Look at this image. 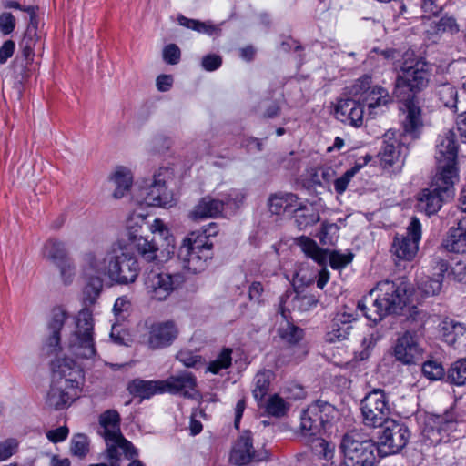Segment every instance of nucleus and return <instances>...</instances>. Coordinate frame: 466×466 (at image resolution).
I'll list each match as a JSON object with an SVG mask.
<instances>
[{
    "label": "nucleus",
    "mask_w": 466,
    "mask_h": 466,
    "mask_svg": "<svg viewBox=\"0 0 466 466\" xmlns=\"http://www.w3.org/2000/svg\"><path fill=\"white\" fill-rule=\"evenodd\" d=\"M69 314L62 308H56L52 310L51 318L48 323V329L51 333L46 340V346L50 352H54L60 345L61 334L71 326Z\"/></svg>",
    "instance_id": "26"
},
{
    "label": "nucleus",
    "mask_w": 466,
    "mask_h": 466,
    "mask_svg": "<svg viewBox=\"0 0 466 466\" xmlns=\"http://www.w3.org/2000/svg\"><path fill=\"white\" fill-rule=\"evenodd\" d=\"M129 391L142 399H149L156 394L165 393L163 380H135L129 384Z\"/></svg>",
    "instance_id": "35"
},
{
    "label": "nucleus",
    "mask_w": 466,
    "mask_h": 466,
    "mask_svg": "<svg viewBox=\"0 0 466 466\" xmlns=\"http://www.w3.org/2000/svg\"><path fill=\"white\" fill-rule=\"evenodd\" d=\"M38 41L37 29L35 26H28L20 46L22 48L23 56L26 60H32L35 55V46Z\"/></svg>",
    "instance_id": "44"
},
{
    "label": "nucleus",
    "mask_w": 466,
    "mask_h": 466,
    "mask_svg": "<svg viewBox=\"0 0 466 466\" xmlns=\"http://www.w3.org/2000/svg\"><path fill=\"white\" fill-rule=\"evenodd\" d=\"M314 405L318 410L321 430H326L329 424L339 418V411L333 405L322 401H317Z\"/></svg>",
    "instance_id": "42"
},
{
    "label": "nucleus",
    "mask_w": 466,
    "mask_h": 466,
    "mask_svg": "<svg viewBox=\"0 0 466 466\" xmlns=\"http://www.w3.org/2000/svg\"><path fill=\"white\" fill-rule=\"evenodd\" d=\"M243 197L227 198L225 199H216L210 197L203 198L189 212L188 217L193 221L215 218L223 213L226 208L236 209L242 201Z\"/></svg>",
    "instance_id": "18"
},
{
    "label": "nucleus",
    "mask_w": 466,
    "mask_h": 466,
    "mask_svg": "<svg viewBox=\"0 0 466 466\" xmlns=\"http://www.w3.org/2000/svg\"><path fill=\"white\" fill-rule=\"evenodd\" d=\"M171 185H176L174 170L170 167H161L154 173L152 182L141 189L143 201L150 207L169 208L176 205L177 198Z\"/></svg>",
    "instance_id": "7"
},
{
    "label": "nucleus",
    "mask_w": 466,
    "mask_h": 466,
    "mask_svg": "<svg viewBox=\"0 0 466 466\" xmlns=\"http://www.w3.org/2000/svg\"><path fill=\"white\" fill-rule=\"evenodd\" d=\"M422 373L431 380H437L443 377L444 369L436 360H428L422 365Z\"/></svg>",
    "instance_id": "49"
},
{
    "label": "nucleus",
    "mask_w": 466,
    "mask_h": 466,
    "mask_svg": "<svg viewBox=\"0 0 466 466\" xmlns=\"http://www.w3.org/2000/svg\"><path fill=\"white\" fill-rule=\"evenodd\" d=\"M177 359L187 368H196L201 365V357L190 351L181 350L177 353Z\"/></svg>",
    "instance_id": "53"
},
{
    "label": "nucleus",
    "mask_w": 466,
    "mask_h": 466,
    "mask_svg": "<svg viewBox=\"0 0 466 466\" xmlns=\"http://www.w3.org/2000/svg\"><path fill=\"white\" fill-rule=\"evenodd\" d=\"M407 285L404 281L383 280L377 283L364 297L358 308L372 322L380 321L384 317L400 309L406 303Z\"/></svg>",
    "instance_id": "4"
},
{
    "label": "nucleus",
    "mask_w": 466,
    "mask_h": 466,
    "mask_svg": "<svg viewBox=\"0 0 466 466\" xmlns=\"http://www.w3.org/2000/svg\"><path fill=\"white\" fill-rule=\"evenodd\" d=\"M444 247L451 252L466 253V219L460 220L457 227L450 229Z\"/></svg>",
    "instance_id": "34"
},
{
    "label": "nucleus",
    "mask_w": 466,
    "mask_h": 466,
    "mask_svg": "<svg viewBox=\"0 0 466 466\" xmlns=\"http://www.w3.org/2000/svg\"><path fill=\"white\" fill-rule=\"evenodd\" d=\"M200 238L199 232H191L183 240L178 250V258L183 263V268L192 273L203 271L207 261L211 258L210 246Z\"/></svg>",
    "instance_id": "10"
},
{
    "label": "nucleus",
    "mask_w": 466,
    "mask_h": 466,
    "mask_svg": "<svg viewBox=\"0 0 466 466\" xmlns=\"http://www.w3.org/2000/svg\"><path fill=\"white\" fill-rule=\"evenodd\" d=\"M101 435L106 444V457L111 466H120V455L132 459L137 455V450L124 438L120 430V415L115 410H108L99 417Z\"/></svg>",
    "instance_id": "5"
},
{
    "label": "nucleus",
    "mask_w": 466,
    "mask_h": 466,
    "mask_svg": "<svg viewBox=\"0 0 466 466\" xmlns=\"http://www.w3.org/2000/svg\"><path fill=\"white\" fill-rule=\"evenodd\" d=\"M407 136L406 134H400L393 129H390L382 137V143L385 146H394L395 143L398 146H404L406 141L403 140V137Z\"/></svg>",
    "instance_id": "57"
},
{
    "label": "nucleus",
    "mask_w": 466,
    "mask_h": 466,
    "mask_svg": "<svg viewBox=\"0 0 466 466\" xmlns=\"http://www.w3.org/2000/svg\"><path fill=\"white\" fill-rule=\"evenodd\" d=\"M268 414L275 417H282L289 409V403L279 394L271 395L262 406Z\"/></svg>",
    "instance_id": "43"
},
{
    "label": "nucleus",
    "mask_w": 466,
    "mask_h": 466,
    "mask_svg": "<svg viewBox=\"0 0 466 466\" xmlns=\"http://www.w3.org/2000/svg\"><path fill=\"white\" fill-rule=\"evenodd\" d=\"M71 452L77 457H84L88 451V441L83 434L75 435L71 441Z\"/></svg>",
    "instance_id": "50"
},
{
    "label": "nucleus",
    "mask_w": 466,
    "mask_h": 466,
    "mask_svg": "<svg viewBox=\"0 0 466 466\" xmlns=\"http://www.w3.org/2000/svg\"><path fill=\"white\" fill-rule=\"evenodd\" d=\"M457 157V147H441L436 155L437 172L431 188L423 189L417 198L418 208L427 215L437 213L444 198L453 196L460 178Z\"/></svg>",
    "instance_id": "2"
},
{
    "label": "nucleus",
    "mask_w": 466,
    "mask_h": 466,
    "mask_svg": "<svg viewBox=\"0 0 466 466\" xmlns=\"http://www.w3.org/2000/svg\"><path fill=\"white\" fill-rule=\"evenodd\" d=\"M41 253L44 258L55 265L67 258L64 243L56 239H48L46 241Z\"/></svg>",
    "instance_id": "39"
},
{
    "label": "nucleus",
    "mask_w": 466,
    "mask_h": 466,
    "mask_svg": "<svg viewBox=\"0 0 466 466\" xmlns=\"http://www.w3.org/2000/svg\"><path fill=\"white\" fill-rule=\"evenodd\" d=\"M81 269L86 280L84 299L90 304L99 296L105 281L111 285H129L137 279L141 270L137 257L127 250L124 238L114 241L106 249L84 253Z\"/></svg>",
    "instance_id": "1"
},
{
    "label": "nucleus",
    "mask_w": 466,
    "mask_h": 466,
    "mask_svg": "<svg viewBox=\"0 0 466 466\" xmlns=\"http://www.w3.org/2000/svg\"><path fill=\"white\" fill-rule=\"evenodd\" d=\"M380 335L378 332L372 331L368 333L362 339V347L364 349V352L366 357H368L370 350L374 348L376 343L380 339Z\"/></svg>",
    "instance_id": "63"
},
{
    "label": "nucleus",
    "mask_w": 466,
    "mask_h": 466,
    "mask_svg": "<svg viewBox=\"0 0 466 466\" xmlns=\"http://www.w3.org/2000/svg\"><path fill=\"white\" fill-rule=\"evenodd\" d=\"M423 350L420 346L416 335L405 332L397 339L393 347L395 359L404 365L417 363L422 358Z\"/></svg>",
    "instance_id": "21"
},
{
    "label": "nucleus",
    "mask_w": 466,
    "mask_h": 466,
    "mask_svg": "<svg viewBox=\"0 0 466 466\" xmlns=\"http://www.w3.org/2000/svg\"><path fill=\"white\" fill-rule=\"evenodd\" d=\"M165 393L180 394L187 398H194L198 391L197 380L195 376L187 371L182 372L177 376H171L163 380Z\"/></svg>",
    "instance_id": "27"
},
{
    "label": "nucleus",
    "mask_w": 466,
    "mask_h": 466,
    "mask_svg": "<svg viewBox=\"0 0 466 466\" xmlns=\"http://www.w3.org/2000/svg\"><path fill=\"white\" fill-rule=\"evenodd\" d=\"M449 268L448 263L441 258L433 260V277H424L418 283V289L425 296H435L442 288L444 274Z\"/></svg>",
    "instance_id": "29"
},
{
    "label": "nucleus",
    "mask_w": 466,
    "mask_h": 466,
    "mask_svg": "<svg viewBox=\"0 0 466 466\" xmlns=\"http://www.w3.org/2000/svg\"><path fill=\"white\" fill-rule=\"evenodd\" d=\"M281 322L278 329L279 337L289 344H296L303 338V330L290 323L283 310H281Z\"/></svg>",
    "instance_id": "40"
},
{
    "label": "nucleus",
    "mask_w": 466,
    "mask_h": 466,
    "mask_svg": "<svg viewBox=\"0 0 466 466\" xmlns=\"http://www.w3.org/2000/svg\"><path fill=\"white\" fill-rule=\"evenodd\" d=\"M147 216L133 212L126 224L125 241L127 248L131 246L134 250L147 262H157L167 259L175 250V239L169 233L167 225L160 218H155L149 225L153 234H158L165 241L161 248L154 239L142 236V228L146 224Z\"/></svg>",
    "instance_id": "3"
},
{
    "label": "nucleus",
    "mask_w": 466,
    "mask_h": 466,
    "mask_svg": "<svg viewBox=\"0 0 466 466\" xmlns=\"http://www.w3.org/2000/svg\"><path fill=\"white\" fill-rule=\"evenodd\" d=\"M178 23L185 27L191 28L198 33L207 34L208 35H217L220 31L218 25H213L210 22H199L184 16L178 17Z\"/></svg>",
    "instance_id": "45"
},
{
    "label": "nucleus",
    "mask_w": 466,
    "mask_h": 466,
    "mask_svg": "<svg viewBox=\"0 0 466 466\" xmlns=\"http://www.w3.org/2000/svg\"><path fill=\"white\" fill-rule=\"evenodd\" d=\"M429 82L428 65L421 59L407 58L403 62L396 80V87H407L416 92L424 88Z\"/></svg>",
    "instance_id": "12"
},
{
    "label": "nucleus",
    "mask_w": 466,
    "mask_h": 466,
    "mask_svg": "<svg viewBox=\"0 0 466 466\" xmlns=\"http://www.w3.org/2000/svg\"><path fill=\"white\" fill-rule=\"evenodd\" d=\"M361 414L364 425L369 428L381 427L390 421L389 397L381 389H374L361 400Z\"/></svg>",
    "instance_id": "11"
},
{
    "label": "nucleus",
    "mask_w": 466,
    "mask_h": 466,
    "mask_svg": "<svg viewBox=\"0 0 466 466\" xmlns=\"http://www.w3.org/2000/svg\"><path fill=\"white\" fill-rule=\"evenodd\" d=\"M436 94L442 106L455 108L457 105V91L451 84H444L438 87Z\"/></svg>",
    "instance_id": "46"
},
{
    "label": "nucleus",
    "mask_w": 466,
    "mask_h": 466,
    "mask_svg": "<svg viewBox=\"0 0 466 466\" xmlns=\"http://www.w3.org/2000/svg\"><path fill=\"white\" fill-rule=\"evenodd\" d=\"M410 437V431L405 424L394 420L387 421L379 437L378 451L383 456L396 454L407 445Z\"/></svg>",
    "instance_id": "14"
},
{
    "label": "nucleus",
    "mask_w": 466,
    "mask_h": 466,
    "mask_svg": "<svg viewBox=\"0 0 466 466\" xmlns=\"http://www.w3.org/2000/svg\"><path fill=\"white\" fill-rule=\"evenodd\" d=\"M400 147H384L383 151L379 153L380 163L383 169L389 172L400 170L404 157L401 156Z\"/></svg>",
    "instance_id": "37"
},
{
    "label": "nucleus",
    "mask_w": 466,
    "mask_h": 466,
    "mask_svg": "<svg viewBox=\"0 0 466 466\" xmlns=\"http://www.w3.org/2000/svg\"><path fill=\"white\" fill-rule=\"evenodd\" d=\"M317 300L312 295H303L296 297V306L300 310H308L316 306Z\"/></svg>",
    "instance_id": "62"
},
{
    "label": "nucleus",
    "mask_w": 466,
    "mask_h": 466,
    "mask_svg": "<svg viewBox=\"0 0 466 466\" xmlns=\"http://www.w3.org/2000/svg\"><path fill=\"white\" fill-rule=\"evenodd\" d=\"M69 431L66 426L59 427L56 430H51L46 432V438L54 442H59L65 441L68 436Z\"/></svg>",
    "instance_id": "59"
},
{
    "label": "nucleus",
    "mask_w": 466,
    "mask_h": 466,
    "mask_svg": "<svg viewBox=\"0 0 466 466\" xmlns=\"http://www.w3.org/2000/svg\"><path fill=\"white\" fill-rule=\"evenodd\" d=\"M18 448L16 439L9 438L0 442V461H6L15 454Z\"/></svg>",
    "instance_id": "52"
},
{
    "label": "nucleus",
    "mask_w": 466,
    "mask_h": 466,
    "mask_svg": "<svg viewBox=\"0 0 466 466\" xmlns=\"http://www.w3.org/2000/svg\"><path fill=\"white\" fill-rule=\"evenodd\" d=\"M346 466H373L376 462V443L370 440L361 441L355 433L344 435L340 443Z\"/></svg>",
    "instance_id": "9"
},
{
    "label": "nucleus",
    "mask_w": 466,
    "mask_h": 466,
    "mask_svg": "<svg viewBox=\"0 0 466 466\" xmlns=\"http://www.w3.org/2000/svg\"><path fill=\"white\" fill-rule=\"evenodd\" d=\"M109 181L114 187L113 198H122L131 188L133 174L129 168L117 167L110 175Z\"/></svg>",
    "instance_id": "33"
},
{
    "label": "nucleus",
    "mask_w": 466,
    "mask_h": 466,
    "mask_svg": "<svg viewBox=\"0 0 466 466\" xmlns=\"http://www.w3.org/2000/svg\"><path fill=\"white\" fill-rule=\"evenodd\" d=\"M15 48V44L12 40H6L0 47V64H5L10 58Z\"/></svg>",
    "instance_id": "61"
},
{
    "label": "nucleus",
    "mask_w": 466,
    "mask_h": 466,
    "mask_svg": "<svg viewBox=\"0 0 466 466\" xmlns=\"http://www.w3.org/2000/svg\"><path fill=\"white\" fill-rule=\"evenodd\" d=\"M268 458L266 450H254L249 432H244L235 442L230 461L236 465H246L251 461H262Z\"/></svg>",
    "instance_id": "20"
},
{
    "label": "nucleus",
    "mask_w": 466,
    "mask_h": 466,
    "mask_svg": "<svg viewBox=\"0 0 466 466\" xmlns=\"http://www.w3.org/2000/svg\"><path fill=\"white\" fill-rule=\"evenodd\" d=\"M53 380L52 382H62L63 386H73L80 390L82 380V371L79 366L71 359L57 358L52 364Z\"/></svg>",
    "instance_id": "22"
},
{
    "label": "nucleus",
    "mask_w": 466,
    "mask_h": 466,
    "mask_svg": "<svg viewBox=\"0 0 466 466\" xmlns=\"http://www.w3.org/2000/svg\"><path fill=\"white\" fill-rule=\"evenodd\" d=\"M178 333V328L172 320L156 322L149 327L146 344L150 350L164 349L176 340Z\"/></svg>",
    "instance_id": "19"
},
{
    "label": "nucleus",
    "mask_w": 466,
    "mask_h": 466,
    "mask_svg": "<svg viewBox=\"0 0 466 466\" xmlns=\"http://www.w3.org/2000/svg\"><path fill=\"white\" fill-rule=\"evenodd\" d=\"M62 382H52L46 397V404L55 410L68 407L79 395L80 390L73 386H63Z\"/></svg>",
    "instance_id": "28"
},
{
    "label": "nucleus",
    "mask_w": 466,
    "mask_h": 466,
    "mask_svg": "<svg viewBox=\"0 0 466 466\" xmlns=\"http://www.w3.org/2000/svg\"><path fill=\"white\" fill-rule=\"evenodd\" d=\"M442 340L452 349L466 351V324L445 318L439 324Z\"/></svg>",
    "instance_id": "24"
},
{
    "label": "nucleus",
    "mask_w": 466,
    "mask_h": 466,
    "mask_svg": "<svg viewBox=\"0 0 466 466\" xmlns=\"http://www.w3.org/2000/svg\"><path fill=\"white\" fill-rule=\"evenodd\" d=\"M440 146L466 144V111L458 116L457 126L445 128L439 135Z\"/></svg>",
    "instance_id": "30"
},
{
    "label": "nucleus",
    "mask_w": 466,
    "mask_h": 466,
    "mask_svg": "<svg viewBox=\"0 0 466 466\" xmlns=\"http://www.w3.org/2000/svg\"><path fill=\"white\" fill-rule=\"evenodd\" d=\"M232 350L226 348L221 350L216 360H212L208 370L211 373L218 374L221 370L228 369L232 363Z\"/></svg>",
    "instance_id": "47"
},
{
    "label": "nucleus",
    "mask_w": 466,
    "mask_h": 466,
    "mask_svg": "<svg viewBox=\"0 0 466 466\" xmlns=\"http://www.w3.org/2000/svg\"><path fill=\"white\" fill-rule=\"evenodd\" d=\"M358 319L355 310L344 308L339 310L332 319L329 330L326 334V340L330 343L347 339L352 330V323Z\"/></svg>",
    "instance_id": "23"
},
{
    "label": "nucleus",
    "mask_w": 466,
    "mask_h": 466,
    "mask_svg": "<svg viewBox=\"0 0 466 466\" xmlns=\"http://www.w3.org/2000/svg\"><path fill=\"white\" fill-rule=\"evenodd\" d=\"M449 379L456 385H463L466 382V359H461L451 365Z\"/></svg>",
    "instance_id": "48"
},
{
    "label": "nucleus",
    "mask_w": 466,
    "mask_h": 466,
    "mask_svg": "<svg viewBox=\"0 0 466 466\" xmlns=\"http://www.w3.org/2000/svg\"><path fill=\"white\" fill-rule=\"evenodd\" d=\"M60 270V276L65 284H69L72 282L73 278L75 276V267L72 262L68 260V258L65 259L61 263L56 265Z\"/></svg>",
    "instance_id": "55"
},
{
    "label": "nucleus",
    "mask_w": 466,
    "mask_h": 466,
    "mask_svg": "<svg viewBox=\"0 0 466 466\" xmlns=\"http://www.w3.org/2000/svg\"><path fill=\"white\" fill-rule=\"evenodd\" d=\"M163 57L167 63L176 65L180 59V49L174 44L167 45L163 50Z\"/></svg>",
    "instance_id": "58"
},
{
    "label": "nucleus",
    "mask_w": 466,
    "mask_h": 466,
    "mask_svg": "<svg viewBox=\"0 0 466 466\" xmlns=\"http://www.w3.org/2000/svg\"><path fill=\"white\" fill-rule=\"evenodd\" d=\"M298 245L306 256L312 258L319 265H325L329 258V264L334 269L345 268L353 259V254L350 252L344 254L334 251L328 255L327 250L320 248L314 240L307 237L299 238L298 239Z\"/></svg>",
    "instance_id": "16"
},
{
    "label": "nucleus",
    "mask_w": 466,
    "mask_h": 466,
    "mask_svg": "<svg viewBox=\"0 0 466 466\" xmlns=\"http://www.w3.org/2000/svg\"><path fill=\"white\" fill-rule=\"evenodd\" d=\"M349 94L366 104L368 116L370 117L381 113L391 102L389 92L379 86H371V78L367 75L358 78L349 87Z\"/></svg>",
    "instance_id": "8"
},
{
    "label": "nucleus",
    "mask_w": 466,
    "mask_h": 466,
    "mask_svg": "<svg viewBox=\"0 0 466 466\" xmlns=\"http://www.w3.org/2000/svg\"><path fill=\"white\" fill-rule=\"evenodd\" d=\"M360 101L354 96L339 100L334 108L336 118L350 126L360 127L363 123L364 110Z\"/></svg>",
    "instance_id": "25"
},
{
    "label": "nucleus",
    "mask_w": 466,
    "mask_h": 466,
    "mask_svg": "<svg viewBox=\"0 0 466 466\" xmlns=\"http://www.w3.org/2000/svg\"><path fill=\"white\" fill-rule=\"evenodd\" d=\"M274 379L275 373L270 370H261L255 375L252 393L258 406H262L264 398L268 394L270 383Z\"/></svg>",
    "instance_id": "36"
},
{
    "label": "nucleus",
    "mask_w": 466,
    "mask_h": 466,
    "mask_svg": "<svg viewBox=\"0 0 466 466\" xmlns=\"http://www.w3.org/2000/svg\"><path fill=\"white\" fill-rule=\"evenodd\" d=\"M420 238L421 224L417 218L413 217L407 228L406 234L395 236L391 252L400 259L412 260L418 252Z\"/></svg>",
    "instance_id": "15"
},
{
    "label": "nucleus",
    "mask_w": 466,
    "mask_h": 466,
    "mask_svg": "<svg viewBox=\"0 0 466 466\" xmlns=\"http://www.w3.org/2000/svg\"><path fill=\"white\" fill-rule=\"evenodd\" d=\"M221 57L218 55H208L202 59V66L207 71H214L221 66Z\"/></svg>",
    "instance_id": "60"
},
{
    "label": "nucleus",
    "mask_w": 466,
    "mask_h": 466,
    "mask_svg": "<svg viewBox=\"0 0 466 466\" xmlns=\"http://www.w3.org/2000/svg\"><path fill=\"white\" fill-rule=\"evenodd\" d=\"M406 116L403 121L404 132L407 136L416 137L423 127L421 109L414 100L406 103Z\"/></svg>",
    "instance_id": "31"
},
{
    "label": "nucleus",
    "mask_w": 466,
    "mask_h": 466,
    "mask_svg": "<svg viewBox=\"0 0 466 466\" xmlns=\"http://www.w3.org/2000/svg\"><path fill=\"white\" fill-rule=\"evenodd\" d=\"M431 25H434L435 33L450 32L451 34L459 30L456 21L452 17H442L438 21H433Z\"/></svg>",
    "instance_id": "51"
},
{
    "label": "nucleus",
    "mask_w": 466,
    "mask_h": 466,
    "mask_svg": "<svg viewBox=\"0 0 466 466\" xmlns=\"http://www.w3.org/2000/svg\"><path fill=\"white\" fill-rule=\"evenodd\" d=\"M180 276L150 271L145 278V290L152 300H166L179 284Z\"/></svg>",
    "instance_id": "17"
},
{
    "label": "nucleus",
    "mask_w": 466,
    "mask_h": 466,
    "mask_svg": "<svg viewBox=\"0 0 466 466\" xmlns=\"http://www.w3.org/2000/svg\"><path fill=\"white\" fill-rule=\"evenodd\" d=\"M76 329L70 333L66 344L70 354L80 359H92L96 354L94 339V319L92 312L80 310L75 321Z\"/></svg>",
    "instance_id": "6"
},
{
    "label": "nucleus",
    "mask_w": 466,
    "mask_h": 466,
    "mask_svg": "<svg viewBox=\"0 0 466 466\" xmlns=\"http://www.w3.org/2000/svg\"><path fill=\"white\" fill-rule=\"evenodd\" d=\"M457 420L452 411L441 415L427 414L423 422L422 434L430 444L437 445L447 441L451 432L456 431Z\"/></svg>",
    "instance_id": "13"
},
{
    "label": "nucleus",
    "mask_w": 466,
    "mask_h": 466,
    "mask_svg": "<svg viewBox=\"0 0 466 466\" xmlns=\"http://www.w3.org/2000/svg\"><path fill=\"white\" fill-rule=\"evenodd\" d=\"M129 306L130 303L125 297L117 298L113 307L115 316L118 317L122 313L127 312L129 309Z\"/></svg>",
    "instance_id": "64"
},
{
    "label": "nucleus",
    "mask_w": 466,
    "mask_h": 466,
    "mask_svg": "<svg viewBox=\"0 0 466 466\" xmlns=\"http://www.w3.org/2000/svg\"><path fill=\"white\" fill-rule=\"evenodd\" d=\"M314 449L323 458L329 460L332 458L334 453V445L323 439H316Z\"/></svg>",
    "instance_id": "56"
},
{
    "label": "nucleus",
    "mask_w": 466,
    "mask_h": 466,
    "mask_svg": "<svg viewBox=\"0 0 466 466\" xmlns=\"http://www.w3.org/2000/svg\"><path fill=\"white\" fill-rule=\"evenodd\" d=\"M370 160V156L366 155L363 161H360L359 159L355 165L349 170H347L340 177H338L334 180V187L335 191L342 195L347 187L352 177L362 168Z\"/></svg>",
    "instance_id": "41"
},
{
    "label": "nucleus",
    "mask_w": 466,
    "mask_h": 466,
    "mask_svg": "<svg viewBox=\"0 0 466 466\" xmlns=\"http://www.w3.org/2000/svg\"><path fill=\"white\" fill-rule=\"evenodd\" d=\"M15 18L11 13L4 12L0 15V32L4 35H10L15 30Z\"/></svg>",
    "instance_id": "54"
},
{
    "label": "nucleus",
    "mask_w": 466,
    "mask_h": 466,
    "mask_svg": "<svg viewBox=\"0 0 466 466\" xmlns=\"http://www.w3.org/2000/svg\"><path fill=\"white\" fill-rule=\"evenodd\" d=\"M269 210L273 214L299 213L301 211V204L299 203L297 196L293 194L276 195L269 199ZM301 215L297 214L299 218Z\"/></svg>",
    "instance_id": "32"
},
{
    "label": "nucleus",
    "mask_w": 466,
    "mask_h": 466,
    "mask_svg": "<svg viewBox=\"0 0 466 466\" xmlns=\"http://www.w3.org/2000/svg\"><path fill=\"white\" fill-rule=\"evenodd\" d=\"M318 414V410L314 403L309 405L302 412L300 417V429L305 434L314 436L321 431Z\"/></svg>",
    "instance_id": "38"
}]
</instances>
